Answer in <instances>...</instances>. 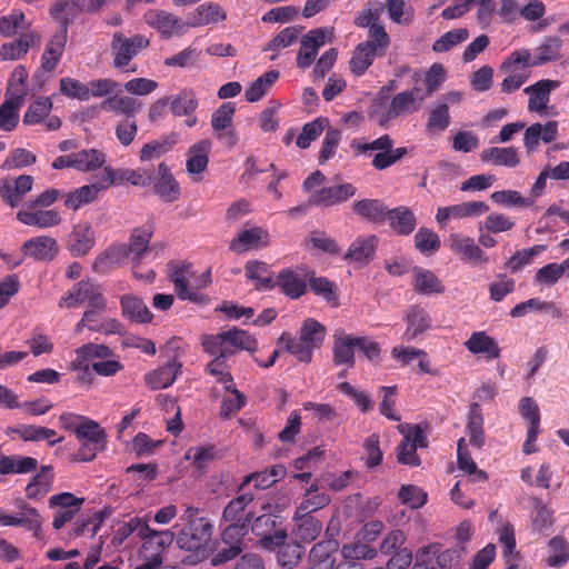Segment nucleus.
Instances as JSON below:
<instances>
[{
	"label": "nucleus",
	"mask_w": 569,
	"mask_h": 569,
	"mask_svg": "<svg viewBox=\"0 0 569 569\" xmlns=\"http://www.w3.org/2000/svg\"><path fill=\"white\" fill-rule=\"evenodd\" d=\"M76 355L72 368L83 369L88 375L92 370L101 377H112L123 369L119 356L106 345L89 342L76 349Z\"/></svg>",
	"instance_id": "nucleus-1"
},
{
	"label": "nucleus",
	"mask_w": 569,
	"mask_h": 569,
	"mask_svg": "<svg viewBox=\"0 0 569 569\" xmlns=\"http://www.w3.org/2000/svg\"><path fill=\"white\" fill-rule=\"evenodd\" d=\"M212 535V525L206 518L192 519L183 528L178 538L177 545L180 549L192 551L193 555L184 559V562L197 563L208 558L210 549L208 543Z\"/></svg>",
	"instance_id": "nucleus-2"
},
{
	"label": "nucleus",
	"mask_w": 569,
	"mask_h": 569,
	"mask_svg": "<svg viewBox=\"0 0 569 569\" xmlns=\"http://www.w3.org/2000/svg\"><path fill=\"white\" fill-rule=\"evenodd\" d=\"M201 346L207 353L221 352L227 357L240 350L254 352L258 347L257 340L247 331L232 328L217 335H206L201 338Z\"/></svg>",
	"instance_id": "nucleus-3"
},
{
	"label": "nucleus",
	"mask_w": 569,
	"mask_h": 569,
	"mask_svg": "<svg viewBox=\"0 0 569 569\" xmlns=\"http://www.w3.org/2000/svg\"><path fill=\"white\" fill-rule=\"evenodd\" d=\"M254 496L251 492H242L231 499L222 511V519L229 523L222 531V539L226 542L236 537H243L248 532V528L254 517V512L249 510V505L253 501Z\"/></svg>",
	"instance_id": "nucleus-4"
},
{
	"label": "nucleus",
	"mask_w": 569,
	"mask_h": 569,
	"mask_svg": "<svg viewBox=\"0 0 569 569\" xmlns=\"http://www.w3.org/2000/svg\"><path fill=\"white\" fill-rule=\"evenodd\" d=\"M142 545L138 551L141 563L134 569H152L154 566L163 563V553L171 546L174 535L170 530L157 531L147 528L141 538Z\"/></svg>",
	"instance_id": "nucleus-5"
},
{
	"label": "nucleus",
	"mask_w": 569,
	"mask_h": 569,
	"mask_svg": "<svg viewBox=\"0 0 569 569\" xmlns=\"http://www.w3.org/2000/svg\"><path fill=\"white\" fill-rule=\"evenodd\" d=\"M150 41L143 34L126 37L122 32H114L110 43L113 56V67L124 69L130 61L137 57L143 49L149 47Z\"/></svg>",
	"instance_id": "nucleus-6"
},
{
	"label": "nucleus",
	"mask_w": 569,
	"mask_h": 569,
	"mask_svg": "<svg viewBox=\"0 0 569 569\" xmlns=\"http://www.w3.org/2000/svg\"><path fill=\"white\" fill-rule=\"evenodd\" d=\"M84 426L77 429V439L80 448L77 451L74 459L78 461H91L96 458L99 451L104 449L106 432L93 420L84 421Z\"/></svg>",
	"instance_id": "nucleus-7"
},
{
	"label": "nucleus",
	"mask_w": 569,
	"mask_h": 569,
	"mask_svg": "<svg viewBox=\"0 0 569 569\" xmlns=\"http://www.w3.org/2000/svg\"><path fill=\"white\" fill-rule=\"evenodd\" d=\"M333 31L330 28H316L308 31L300 40L296 64L300 69L309 68L316 60L321 47L331 42Z\"/></svg>",
	"instance_id": "nucleus-8"
},
{
	"label": "nucleus",
	"mask_w": 569,
	"mask_h": 569,
	"mask_svg": "<svg viewBox=\"0 0 569 569\" xmlns=\"http://www.w3.org/2000/svg\"><path fill=\"white\" fill-rule=\"evenodd\" d=\"M102 287L91 279L76 282L58 302L59 308L74 309L83 305H97V300L103 297Z\"/></svg>",
	"instance_id": "nucleus-9"
},
{
	"label": "nucleus",
	"mask_w": 569,
	"mask_h": 569,
	"mask_svg": "<svg viewBox=\"0 0 569 569\" xmlns=\"http://www.w3.org/2000/svg\"><path fill=\"white\" fill-rule=\"evenodd\" d=\"M97 305L87 306L83 315L84 320L89 322V330L92 332L110 335H122L123 325L116 318L103 317L108 302L106 297L97 300Z\"/></svg>",
	"instance_id": "nucleus-10"
},
{
	"label": "nucleus",
	"mask_w": 569,
	"mask_h": 569,
	"mask_svg": "<svg viewBox=\"0 0 569 569\" xmlns=\"http://www.w3.org/2000/svg\"><path fill=\"white\" fill-rule=\"evenodd\" d=\"M425 101L422 87L403 90L391 99L386 111V120L416 113L422 108Z\"/></svg>",
	"instance_id": "nucleus-11"
},
{
	"label": "nucleus",
	"mask_w": 569,
	"mask_h": 569,
	"mask_svg": "<svg viewBox=\"0 0 569 569\" xmlns=\"http://www.w3.org/2000/svg\"><path fill=\"white\" fill-rule=\"evenodd\" d=\"M448 246L451 251L458 254L462 261L471 264H487L489 262L488 254L482 248L469 236L452 233L448 238Z\"/></svg>",
	"instance_id": "nucleus-12"
},
{
	"label": "nucleus",
	"mask_w": 569,
	"mask_h": 569,
	"mask_svg": "<svg viewBox=\"0 0 569 569\" xmlns=\"http://www.w3.org/2000/svg\"><path fill=\"white\" fill-rule=\"evenodd\" d=\"M276 523V517L271 515L253 517L250 523L252 532L260 537L259 542L266 549H273V546L282 545L288 538L286 530H274Z\"/></svg>",
	"instance_id": "nucleus-13"
},
{
	"label": "nucleus",
	"mask_w": 569,
	"mask_h": 569,
	"mask_svg": "<svg viewBox=\"0 0 569 569\" xmlns=\"http://www.w3.org/2000/svg\"><path fill=\"white\" fill-rule=\"evenodd\" d=\"M356 187L351 183H342L337 186L323 187L315 190L308 198L310 206L331 207L346 202L356 194Z\"/></svg>",
	"instance_id": "nucleus-14"
},
{
	"label": "nucleus",
	"mask_w": 569,
	"mask_h": 569,
	"mask_svg": "<svg viewBox=\"0 0 569 569\" xmlns=\"http://www.w3.org/2000/svg\"><path fill=\"white\" fill-rule=\"evenodd\" d=\"M67 33L68 24L67 21H63L60 30L52 34L46 44L44 51L41 56L40 71L52 72L57 68L66 48Z\"/></svg>",
	"instance_id": "nucleus-15"
},
{
	"label": "nucleus",
	"mask_w": 569,
	"mask_h": 569,
	"mask_svg": "<svg viewBox=\"0 0 569 569\" xmlns=\"http://www.w3.org/2000/svg\"><path fill=\"white\" fill-rule=\"evenodd\" d=\"M20 250L36 261H52L58 253V243L50 236H38L24 241Z\"/></svg>",
	"instance_id": "nucleus-16"
},
{
	"label": "nucleus",
	"mask_w": 569,
	"mask_h": 569,
	"mask_svg": "<svg viewBox=\"0 0 569 569\" xmlns=\"http://www.w3.org/2000/svg\"><path fill=\"white\" fill-rule=\"evenodd\" d=\"M403 320L407 325L403 339L407 341L413 340L430 329L432 325L430 313L419 305L410 306L405 313Z\"/></svg>",
	"instance_id": "nucleus-17"
},
{
	"label": "nucleus",
	"mask_w": 569,
	"mask_h": 569,
	"mask_svg": "<svg viewBox=\"0 0 569 569\" xmlns=\"http://www.w3.org/2000/svg\"><path fill=\"white\" fill-rule=\"evenodd\" d=\"M94 231L89 222H80L73 227L68 239V249L73 257L86 256L94 246Z\"/></svg>",
	"instance_id": "nucleus-18"
},
{
	"label": "nucleus",
	"mask_w": 569,
	"mask_h": 569,
	"mask_svg": "<svg viewBox=\"0 0 569 569\" xmlns=\"http://www.w3.org/2000/svg\"><path fill=\"white\" fill-rule=\"evenodd\" d=\"M182 363L171 358L163 366L146 375L144 381L153 390L164 389L171 386L180 373Z\"/></svg>",
	"instance_id": "nucleus-19"
},
{
	"label": "nucleus",
	"mask_w": 569,
	"mask_h": 569,
	"mask_svg": "<svg viewBox=\"0 0 569 569\" xmlns=\"http://www.w3.org/2000/svg\"><path fill=\"white\" fill-rule=\"evenodd\" d=\"M244 277L253 282L258 291L272 290L276 287V279L270 266L263 261L248 260L244 263Z\"/></svg>",
	"instance_id": "nucleus-20"
},
{
	"label": "nucleus",
	"mask_w": 569,
	"mask_h": 569,
	"mask_svg": "<svg viewBox=\"0 0 569 569\" xmlns=\"http://www.w3.org/2000/svg\"><path fill=\"white\" fill-rule=\"evenodd\" d=\"M558 87L559 81L549 79L539 80L535 84L527 87L525 92L529 94L528 109L543 113L548 107L551 90Z\"/></svg>",
	"instance_id": "nucleus-21"
},
{
	"label": "nucleus",
	"mask_w": 569,
	"mask_h": 569,
	"mask_svg": "<svg viewBox=\"0 0 569 569\" xmlns=\"http://www.w3.org/2000/svg\"><path fill=\"white\" fill-rule=\"evenodd\" d=\"M152 183L154 192L166 202H173L180 196L179 184L164 162L158 166L157 177Z\"/></svg>",
	"instance_id": "nucleus-22"
},
{
	"label": "nucleus",
	"mask_w": 569,
	"mask_h": 569,
	"mask_svg": "<svg viewBox=\"0 0 569 569\" xmlns=\"http://www.w3.org/2000/svg\"><path fill=\"white\" fill-rule=\"evenodd\" d=\"M127 259L129 257L124 243L112 244L96 258L92 269L97 273L104 274L120 267Z\"/></svg>",
	"instance_id": "nucleus-23"
},
{
	"label": "nucleus",
	"mask_w": 569,
	"mask_h": 569,
	"mask_svg": "<svg viewBox=\"0 0 569 569\" xmlns=\"http://www.w3.org/2000/svg\"><path fill=\"white\" fill-rule=\"evenodd\" d=\"M276 286L281 292L290 299H299L307 292V282L297 271L284 268L280 270L276 278Z\"/></svg>",
	"instance_id": "nucleus-24"
},
{
	"label": "nucleus",
	"mask_w": 569,
	"mask_h": 569,
	"mask_svg": "<svg viewBox=\"0 0 569 569\" xmlns=\"http://www.w3.org/2000/svg\"><path fill=\"white\" fill-rule=\"evenodd\" d=\"M269 233L260 227L242 230L238 233L230 244L229 249L237 253H243L250 249L267 246Z\"/></svg>",
	"instance_id": "nucleus-25"
},
{
	"label": "nucleus",
	"mask_w": 569,
	"mask_h": 569,
	"mask_svg": "<svg viewBox=\"0 0 569 569\" xmlns=\"http://www.w3.org/2000/svg\"><path fill=\"white\" fill-rule=\"evenodd\" d=\"M40 37L34 31L22 33L19 39L3 43L0 47V60H19L27 54L29 49L39 42Z\"/></svg>",
	"instance_id": "nucleus-26"
},
{
	"label": "nucleus",
	"mask_w": 569,
	"mask_h": 569,
	"mask_svg": "<svg viewBox=\"0 0 569 569\" xmlns=\"http://www.w3.org/2000/svg\"><path fill=\"white\" fill-rule=\"evenodd\" d=\"M18 507L21 512L18 516L7 518L6 520H9L8 526L22 527L28 531H32L34 537H39L43 520L38 510L24 501H20Z\"/></svg>",
	"instance_id": "nucleus-27"
},
{
	"label": "nucleus",
	"mask_w": 569,
	"mask_h": 569,
	"mask_svg": "<svg viewBox=\"0 0 569 569\" xmlns=\"http://www.w3.org/2000/svg\"><path fill=\"white\" fill-rule=\"evenodd\" d=\"M412 272V287L417 293L422 296H430L433 293L445 292V284L431 270L421 267H415Z\"/></svg>",
	"instance_id": "nucleus-28"
},
{
	"label": "nucleus",
	"mask_w": 569,
	"mask_h": 569,
	"mask_svg": "<svg viewBox=\"0 0 569 569\" xmlns=\"http://www.w3.org/2000/svg\"><path fill=\"white\" fill-rule=\"evenodd\" d=\"M122 315L138 323L151 322L153 316L142 299L133 295H124L120 299Z\"/></svg>",
	"instance_id": "nucleus-29"
},
{
	"label": "nucleus",
	"mask_w": 569,
	"mask_h": 569,
	"mask_svg": "<svg viewBox=\"0 0 569 569\" xmlns=\"http://www.w3.org/2000/svg\"><path fill=\"white\" fill-rule=\"evenodd\" d=\"M356 340L357 337H352L345 332L335 335L332 352L333 362L336 365H348L350 367L355 365V348H357Z\"/></svg>",
	"instance_id": "nucleus-30"
},
{
	"label": "nucleus",
	"mask_w": 569,
	"mask_h": 569,
	"mask_svg": "<svg viewBox=\"0 0 569 569\" xmlns=\"http://www.w3.org/2000/svg\"><path fill=\"white\" fill-rule=\"evenodd\" d=\"M469 442L471 446L481 449L485 445L483 416L478 402H472L469 407L468 422L466 427Z\"/></svg>",
	"instance_id": "nucleus-31"
},
{
	"label": "nucleus",
	"mask_w": 569,
	"mask_h": 569,
	"mask_svg": "<svg viewBox=\"0 0 569 569\" xmlns=\"http://www.w3.org/2000/svg\"><path fill=\"white\" fill-rule=\"evenodd\" d=\"M53 483V468L42 466L40 471L26 487V496L31 500H40L51 490Z\"/></svg>",
	"instance_id": "nucleus-32"
},
{
	"label": "nucleus",
	"mask_w": 569,
	"mask_h": 569,
	"mask_svg": "<svg viewBox=\"0 0 569 569\" xmlns=\"http://www.w3.org/2000/svg\"><path fill=\"white\" fill-rule=\"evenodd\" d=\"M17 219L26 226H33L41 229L54 227L61 222V217L56 210H20L17 213Z\"/></svg>",
	"instance_id": "nucleus-33"
},
{
	"label": "nucleus",
	"mask_w": 569,
	"mask_h": 569,
	"mask_svg": "<svg viewBox=\"0 0 569 569\" xmlns=\"http://www.w3.org/2000/svg\"><path fill=\"white\" fill-rule=\"evenodd\" d=\"M23 103V91L19 89L0 104V130L12 131L19 121L18 109Z\"/></svg>",
	"instance_id": "nucleus-34"
},
{
	"label": "nucleus",
	"mask_w": 569,
	"mask_h": 569,
	"mask_svg": "<svg viewBox=\"0 0 569 569\" xmlns=\"http://www.w3.org/2000/svg\"><path fill=\"white\" fill-rule=\"evenodd\" d=\"M352 210L360 218L380 223L386 220L388 208L381 200L378 199H362L352 203Z\"/></svg>",
	"instance_id": "nucleus-35"
},
{
	"label": "nucleus",
	"mask_w": 569,
	"mask_h": 569,
	"mask_svg": "<svg viewBox=\"0 0 569 569\" xmlns=\"http://www.w3.org/2000/svg\"><path fill=\"white\" fill-rule=\"evenodd\" d=\"M386 219L389 221L390 228L400 236H408L416 228V217L407 207L388 209Z\"/></svg>",
	"instance_id": "nucleus-36"
},
{
	"label": "nucleus",
	"mask_w": 569,
	"mask_h": 569,
	"mask_svg": "<svg viewBox=\"0 0 569 569\" xmlns=\"http://www.w3.org/2000/svg\"><path fill=\"white\" fill-rule=\"evenodd\" d=\"M466 348L471 353H483L488 358L497 359L500 356V348L497 341L489 337L485 331L472 332L465 342Z\"/></svg>",
	"instance_id": "nucleus-37"
},
{
	"label": "nucleus",
	"mask_w": 569,
	"mask_h": 569,
	"mask_svg": "<svg viewBox=\"0 0 569 569\" xmlns=\"http://www.w3.org/2000/svg\"><path fill=\"white\" fill-rule=\"evenodd\" d=\"M480 159L482 162L486 163H492L495 166H505L509 168H515L520 162L518 152L512 147H491L483 149L480 153Z\"/></svg>",
	"instance_id": "nucleus-38"
},
{
	"label": "nucleus",
	"mask_w": 569,
	"mask_h": 569,
	"mask_svg": "<svg viewBox=\"0 0 569 569\" xmlns=\"http://www.w3.org/2000/svg\"><path fill=\"white\" fill-rule=\"evenodd\" d=\"M211 141L201 140L192 144L188 150L187 171L191 174L201 173L206 170L209 162V152L211 150Z\"/></svg>",
	"instance_id": "nucleus-39"
},
{
	"label": "nucleus",
	"mask_w": 569,
	"mask_h": 569,
	"mask_svg": "<svg viewBox=\"0 0 569 569\" xmlns=\"http://www.w3.org/2000/svg\"><path fill=\"white\" fill-rule=\"evenodd\" d=\"M152 232L148 229L136 228L131 236L129 244L124 243L127 254L133 261H140L144 254L152 251L149 247Z\"/></svg>",
	"instance_id": "nucleus-40"
},
{
	"label": "nucleus",
	"mask_w": 569,
	"mask_h": 569,
	"mask_svg": "<svg viewBox=\"0 0 569 569\" xmlns=\"http://www.w3.org/2000/svg\"><path fill=\"white\" fill-rule=\"evenodd\" d=\"M99 182L86 184L64 196V206L71 210H78L82 206L93 202L101 191Z\"/></svg>",
	"instance_id": "nucleus-41"
},
{
	"label": "nucleus",
	"mask_w": 569,
	"mask_h": 569,
	"mask_svg": "<svg viewBox=\"0 0 569 569\" xmlns=\"http://www.w3.org/2000/svg\"><path fill=\"white\" fill-rule=\"evenodd\" d=\"M169 99L170 111L176 117L194 113L198 108V99L191 88H183L178 94L167 97Z\"/></svg>",
	"instance_id": "nucleus-42"
},
{
	"label": "nucleus",
	"mask_w": 569,
	"mask_h": 569,
	"mask_svg": "<svg viewBox=\"0 0 569 569\" xmlns=\"http://www.w3.org/2000/svg\"><path fill=\"white\" fill-rule=\"evenodd\" d=\"M38 467V460L32 457L1 456L0 475L29 473Z\"/></svg>",
	"instance_id": "nucleus-43"
},
{
	"label": "nucleus",
	"mask_w": 569,
	"mask_h": 569,
	"mask_svg": "<svg viewBox=\"0 0 569 569\" xmlns=\"http://www.w3.org/2000/svg\"><path fill=\"white\" fill-rule=\"evenodd\" d=\"M177 141L178 136L176 133H171L161 137L160 139L152 140L142 147L139 158L143 162L158 159L168 151H170L177 143Z\"/></svg>",
	"instance_id": "nucleus-44"
},
{
	"label": "nucleus",
	"mask_w": 569,
	"mask_h": 569,
	"mask_svg": "<svg viewBox=\"0 0 569 569\" xmlns=\"http://www.w3.org/2000/svg\"><path fill=\"white\" fill-rule=\"evenodd\" d=\"M278 70H269L256 79L244 91V97L249 102L259 101L279 79Z\"/></svg>",
	"instance_id": "nucleus-45"
},
{
	"label": "nucleus",
	"mask_w": 569,
	"mask_h": 569,
	"mask_svg": "<svg viewBox=\"0 0 569 569\" xmlns=\"http://www.w3.org/2000/svg\"><path fill=\"white\" fill-rule=\"evenodd\" d=\"M297 529L296 538L301 542H310L319 537L322 530V523L312 515L300 516L295 513Z\"/></svg>",
	"instance_id": "nucleus-46"
},
{
	"label": "nucleus",
	"mask_w": 569,
	"mask_h": 569,
	"mask_svg": "<svg viewBox=\"0 0 569 569\" xmlns=\"http://www.w3.org/2000/svg\"><path fill=\"white\" fill-rule=\"evenodd\" d=\"M383 56L371 48V44L359 43L350 59V69L356 76H362L372 64L376 57Z\"/></svg>",
	"instance_id": "nucleus-47"
},
{
	"label": "nucleus",
	"mask_w": 569,
	"mask_h": 569,
	"mask_svg": "<svg viewBox=\"0 0 569 569\" xmlns=\"http://www.w3.org/2000/svg\"><path fill=\"white\" fill-rule=\"evenodd\" d=\"M142 107V103L137 99L128 96H113L104 99L101 102V109L104 111H112L123 113L128 118L134 116Z\"/></svg>",
	"instance_id": "nucleus-48"
},
{
	"label": "nucleus",
	"mask_w": 569,
	"mask_h": 569,
	"mask_svg": "<svg viewBox=\"0 0 569 569\" xmlns=\"http://www.w3.org/2000/svg\"><path fill=\"white\" fill-rule=\"evenodd\" d=\"M543 310L549 312L553 318H560L562 316L561 310L551 301H543L539 298H531L527 301L516 305L510 310L512 318L523 317L528 311Z\"/></svg>",
	"instance_id": "nucleus-49"
},
{
	"label": "nucleus",
	"mask_w": 569,
	"mask_h": 569,
	"mask_svg": "<svg viewBox=\"0 0 569 569\" xmlns=\"http://www.w3.org/2000/svg\"><path fill=\"white\" fill-rule=\"evenodd\" d=\"M562 40L558 37H549L536 49L531 66H541L558 60L561 54Z\"/></svg>",
	"instance_id": "nucleus-50"
},
{
	"label": "nucleus",
	"mask_w": 569,
	"mask_h": 569,
	"mask_svg": "<svg viewBox=\"0 0 569 569\" xmlns=\"http://www.w3.org/2000/svg\"><path fill=\"white\" fill-rule=\"evenodd\" d=\"M224 389L226 391H229L231 395L222 399L220 406V417L223 419H229L231 416L240 411L246 406L247 398L241 391H239L236 388L233 382L226 385Z\"/></svg>",
	"instance_id": "nucleus-51"
},
{
	"label": "nucleus",
	"mask_w": 569,
	"mask_h": 569,
	"mask_svg": "<svg viewBox=\"0 0 569 569\" xmlns=\"http://www.w3.org/2000/svg\"><path fill=\"white\" fill-rule=\"evenodd\" d=\"M24 441H41L49 440L50 446H54L63 440L62 437L51 440L56 436L53 429L41 427V426H20L13 430Z\"/></svg>",
	"instance_id": "nucleus-52"
},
{
	"label": "nucleus",
	"mask_w": 569,
	"mask_h": 569,
	"mask_svg": "<svg viewBox=\"0 0 569 569\" xmlns=\"http://www.w3.org/2000/svg\"><path fill=\"white\" fill-rule=\"evenodd\" d=\"M339 549V542L335 539H328L317 542L309 552V560L317 561L322 565L333 568V555Z\"/></svg>",
	"instance_id": "nucleus-53"
},
{
	"label": "nucleus",
	"mask_w": 569,
	"mask_h": 569,
	"mask_svg": "<svg viewBox=\"0 0 569 569\" xmlns=\"http://www.w3.org/2000/svg\"><path fill=\"white\" fill-rule=\"evenodd\" d=\"M73 168L79 171H93L104 163V154L96 149L73 152Z\"/></svg>",
	"instance_id": "nucleus-54"
},
{
	"label": "nucleus",
	"mask_w": 569,
	"mask_h": 569,
	"mask_svg": "<svg viewBox=\"0 0 569 569\" xmlns=\"http://www.w3.org/2000/svg\"><path fill=\"white\" fill-rule=\"evenodd\" d=\"M376 244L377 238L375 236L357 238L350 244L346 258L357 262L368 261L375 252Z\"/></svg>",
	"instance_id": "nucleus-55"
},
{
	"label": "nucleus",
	"mask_w": 569,
	"mask_h": 569,
	"mask_svg": "<svg viewBox=\"0 0 569 569\" xmlns=\"http://www.w3.org/2000/svg\"><path fill=\"white\" fill-rule=\"evenodd\" d=\"M189 272L188 264H178L172 269L170 279L173 282L174 291L181 300L197 301L198 293L188 287L186 274Z\"/></svg>",
	"instance_id": "nucleus-56"
},
{
	"label": "nucleus",
	"mask_w": 569,
	"mask_h": 569,
	"mask_svg": "<svg viewBox=\"0 0 569 569\" xmlns=\"http://www.w3.org/2000/svg\"><path fill=\"white\" fill-rule=\"evenodd\" d=\"M309 286L311 291L321 298H323L328 303L333 307L339 306V298L337 295V286L333 281L329 280L326 277H310Z\"/></svg>",
	"instance_id": "nucleus-57"
},
{
	"label": "nucleus",
	"mask_w": 569,
	"mask_h": 569,
	"mask_svg": "<svg viewBox=\"0 0 569 569\" xmlns=\"http://www.w3.org/2000/svg\"><path fill=\"white\" fill-rule=\"evenodd\" d=\"M226 19V13L221 11L219 4L210 3L208 6L198 7L197 11L190 18L188 22L191 27L207 26L210 23H217L220 20Z\"/></svg>",
	"instance_id": "nucleus-58"
},
{
	"label": "nucleus",
	"mask_w": 569,
	"mask_h": 569,
	"mask_svg": "<svg viewBox=\"0 0 569 569\" xmlns=\"http://www.w3.org/2000/svg\"><path fill=\"white\" fill-rule=\"evenodd\" d=\"M325 336V326L312 318L305 320L299 330V337L313 350L321 346Z\"/></svg>",
	"instance_id": "nucleus-59"
},
{
	"label": "nucleus",
	"mask_w": 569,
	"mask_h": 569,
	"mask_svg": "<svg viewBox=\"0 0 569 569\" xmlns=\"http://www.w3.org/2000/svg\"><path fill=\"white\" fill-rule=\"evenodd\" d=\"M393 144L395 142L389 134H382L371 142L353 139L350 142V148L360 154H368L370 151H377L376 154H387Z\"/></svg>",
	"instance_id": "nucleus-60"
},
{
	"label": "nucleus",
	"mask_w": 569,
	"mask_h": 569,
	"mask_svg": "<svg viewBox=\"0 0 569 569\" xmlns=\"http://www.w3.org/2000/svg\"><path fill=\"white\" fill-rule=\"evenodd\" d=\"M551 555L547 558V565L553 568L563 567L569 561V545L560 537L556 536L548 543Z\"/></svg>",
	"instance_id": "nucleus-61"
},
{
	"label": "nucleus",
	"mask_w": 569,
	"mask_h": 569,
	"mask_svg": "<svg viewBox=\"0 0 569 569\" xmlns=\"http://www.w3.org/2000/svg\"><path fill=\"white\" fill-rule=\"evenodd\" d=\"M490 199L493 203L501 207L529 208L533 204V199L526 198L516 190H500L491 193Z\"/></svg>",
	"instance_id": "nucleus-62"
},
{
	"label": "nucleus",
	"mask_w": 569,
	"mask_h": 569,
	"mask_svg": "<svg viewBox=\"0 0 569 569\" xmlns=\"http://www.w3.org/2000/svg\"><path fill=\"white\" fill-rule=\"evenodd\" d=\"M515 227V221L500 212L489 213L483 221L478 224L479 231H488L492 233H500L511 230Z\"/></svg>",
	"instance_id": "nucleus-63"
},
{
	"label": "nucleus",
	"mask_w": 569,
	"mask_h": 569,
	"mask_svg": "<svg viewBox=\"0 0 569 569\" xmlns=\"http://www.w3.org/2000/svg\"><path fill=\"white\" fill-rule=\"evenodd\" d=\"M450 124L449 107L447 102H439L428 117L427 130L429 132H443Z\"/></svg>",
	"instance_id": "nucleus-64"
}]
</instances>
